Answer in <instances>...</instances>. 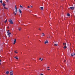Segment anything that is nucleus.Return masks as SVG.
<instances>
[{
  "instance_id": "nucleus-38",
  "label": "nucleus",
  "mask_w": 75,
  "mask_h": 75,
  "mask_svg": "<svg viewBox=\"0 0 75 75\" xmlns=\"http://www.w3.org/2000/svg\"><path fill=\"white\" fill-rule=\"evenodd\" d=\"M73 55H75V53H74V54H73Z\"/></svg>"
},
{
  "instance_id": "nucleus-37",
  "label": "nucleus",
  "mask_w": 75,
  "mask_h": 75,
  "mask_svg": "<svg viewBox=\"0 0 75 75\" xmlns=\"http://www.w3.org/2000/svg\"><path fill=\"white\" fill-rule=\"evenodd\" d=\"M40 75H43V74H40Z\"/></svg>"
},
{
  "instance_id": "nucleus-6",
  "label": "nucleus",
  "mask_w": 75,
  "mask_h": 75,
  "mask_svg": "<svg viewBox=\"0 0 75 75\" xmlns=\"http://www.w3.org/2000/svg\"><path fill=\"white\" fill-rule=\"evenodd\" d=\"M70 8L71 10H74V7H70Z\"/></svg>"
},
{
  "instance_id": "nucleus-35",
  "label": "nucleus",
  "mask_w": 75,
  "mask_h": 75,
  "mask_svg": "<svg viewBox=\"0 0 75 75\" xmlns=\"http://www.w3.org/2000/svg\"><path fill=\"white\" fill-rule=\"evenodd\" d=\"M66 62V60H65L64 61V62Z\"/></svg>"
},
{
  "instance_id": "nucleus-10",
  "label": "nucleus",
  "mask_w": 75,
  "mask_h": 75,
  "mask_svg": "<svg viewBox=\"0 0 75 75\" xmlns=\"http://www.w3.org/2000/svg\"><path fill=\"white\" fill-rule=\"evenodd\" d=\"M9 73V71H8L6 72V74L7 75H8Z\"/></svg>"
},
{
  "instance_id": "nucleus-5",
  "label": "nucleus",
  "mask_w": 75,
  "mask_h": 75,
  "mask_svg": "<svg viewBox=\"0 0 75 75\" xmlns=\"http://www.w3.org/2000/svg\"><path fill=\"white\" fill-rule=\"evenodd\" d=\"M42 59L41 57H40V58H39V60H40V61H42V60H43L44 59H43V58H42V59Z\"/></svg>"
},
{
  "instance_id": "nucleus-45",
  "label": "nucleus",
  "mask_w": 75,
  "mask_h": 75,
  "mask_svg": "<svg viewBox=\"0 0 75 75\" xmlns=\"http://www.w3.org/2000/svg\"><path fill=\"white\" fill-rule=\"evenodd\" d=\"M39 41H40V42H41V40H39Z\"/></svg>"
},
{
  "instance_id": "nucleus-14",
  "label": "nucleus",
  "mask_w": 75,
  "mask_h": 75,
  "mask_svg": "<svg viewBox=\"0 0 75 75\" xmlns=\"http://www.w3.org/2000/svg\"><path fill=\"white\" fill-rule=\"evenodd\" d=\"M47 40H46V41L45 42V44H47Z\"/></svg>"
},
{
  "instance_id": "nucleus-46",
  "label": "nucleus",
  "mask_w": 75,
  "mask_h": 75,
  "mask_svg": "<svg viewBox=\"0 0 75 75\" xmlns=\"http://www.w3.org/2000/svg\"><path fill=\"white\" fill-rule=\"evenodd\" d=\"M47 43H48V42H47Z\"/></svg>"
},
{
  "instance_id": "nucleus-1",
  "label": "nucleus",
  "mask_w": 75,
  "mask_h": 75,
  "mask_svg": "<svg viewBox=\"0 0 75 75\" xmlns=\"http://www.w3.org/2000/svg\"><path fill=\"white\" fill-rule=\"evenodd\" d=\"M9 22L11 24H14V23H13V21H12L11 19L9 20Z\"/></svg>"
},
{
  "instance_id": "nucleus-9",
  "label": "nucleus",
  "mask_w": 75,
  "mask_h": 75,
  "mask_svg": "<svg viewBox=\"0 0 75 75\" xmlns=\"http://www.w3.org/2000/svg\"><path fill=\"white\" fill-rule=\"evenodd\" d=\"M67 48V46H66V45H65V46H64V47H63V48H64V49H66V48Z\"/></svg>"
},
{
  "instance_id": "nucleus-8",
  "label": "nucleus",
  "mask_w": 75,
  "mask_h": 75,
  "mask_svg": "<svg viewBox=\"0 0 75 75\" xmlns=\"http://www.w3.org/2000/svg\"><path fill=\"white\" fill-rule=\"evenodd\" d=\"M2 5H3V7H5V6H6V4H4V3Z\"/></svg>"
},
{
  "instance_id": "nucleus-17",
  "label": "nucleus",
  "mask_w": 75,
  "mask_h": 75,
  "mask_svg": "<svg viewBox=\"0 0 75 75\" xmlns=\"http://www.w3.org/2000/svg\"><path fill=\"white\" fill-rule=\"evenodd\" d=\"M0 3H1V4H2V3H3V1L2 0L0 1Z\"/></svg>"
},
{
  "instance_id": "nucleus-2",
  "label": "nucleus",
  "mask_w": 75,
  "mask_h": 75,
  "mask_svg": "<svg viewBox=\"0 0 75 75\" xmlns=\"http://www.w3.org/2000/svg\"><path fill=\"white\" fill-rule=\"evenodd\" d=\"M13 71L12 70L10 72V75H13Z\"/></svg>"
},
{
  "instance_id": "nucleus-23",
  "label": "nucleus",
  "mask_w": 75,
  "mask_h": 75,
  "mask_svg": "<svg viewBox=\"0 0 75 75\" xmlns=\"http://www.w3.org/2000/svg\"><path fill=\"white\" fill-rule=\"evenodd\" d=\"M4 8H5V9H6V10H8V8H6V7H4Z\"/></svg>"
},
{
  "instance_id": "nucleus-25",
  "label": "nucleus",
  "mask_w": 75,
  "mask_h": 75,
  "mask_svg": "<svg viewBox=\"0 0 75 75\" xmlns=\"http://www.w3.org/2000/svg\"><path fill=\"white\" fill-rule=\"evenodd\" d=\"M1 60L0 59V65H1Z\"/></svg>"
},
{
  "instance_id": "nucleus-34",
  "label": "nucleus",
  "mask_w": 75,
  "mask_h": 75,
  "mask_svg": "<svg viewBox=\"0 0 75 75\" xmlns=\"http://www.w3.org/2000/svg\"><path fill=\"white\" fill-rule=\"evenodd\" d=\"M8 37H10V35H8Z\"/></svg>"
},
{
  "instance_id": "nucleus-20",
  "label": "nucleus",
  "mask_w": 75,
  "mask_h": 75,
  "mask_svg": "<svg viewBox=\"0 0 75 75\" xmlns=\"http://www.w3.org/2000/svg\"><path fill=\"white\" fill-rule=\"evenodd\" d=\"M14 52H15V53H16V54H17L18 53V52H16V51H15Z\"/></svg>"
},
{
  "instance_id": "nucleus-44",
  "label": "nucleus",
  "mask_w": 75,
  "mask_h": 75,
  "mask_svg": "<svg viewBox=\"0 0 75 75\" xmlns=\"http://www.w3.org/2000/svg\"><path fill=\"white\" fill-rule=\"evenodd\" d=\"M21 52V54H22V52Z\"/></svg>"
},
{
  "instance_id": "nucleus-30",
  "label": "nucleus",
  "mask_w": 75,
  "mask_h": 75,
  "mask_svg": "<svg viewBox=\"0 0 75 75\" xmlns=\"http://www.w3.org/2000/svg\"><path fill=\"white\" fill-rule=\"evenodd\" d=\"M17 8V6L16 5H15V8Z\"/></svg>"
},
{
  "instance_id": "nucleus-3",
  "label": "nucleus",
  "mask_w": 75,
  "mask_h": 75,
  "mask_svg": "<svg viewBox=\"0 0 75 75\" xmlns=\"http://www.w3.org/2000/svg\"><path fill=\"white\" fill-rule=\"evenodd\" d=\"M14 41V42L13 43V44H16V39H15Z\"/></svg>"
},
{
  "instance_id": "nucleus-4",
  "label": "nucleus",
  "mask_w": 75,
  "mask_h": 75,
  "mask_svg": "<svg viewBox=\"0 0 75 75\" xmlns=\"http://www.w3.org/2000/svg\"><path fill=\"white\" fill-rule=\"evenodd\" d=\"M42 35H41V37H44V36H45V34H44V33H42Z\"/></svg>"
},
{
  "instance_id": "nucleus-32",
  "label": "nucleus",
  "mask_w": 75,
  "mask_h": 75,
  "mask_svg": "<svg viewBox=\"0 0 75 75\" xmlns=\"http://www.w3.org/2000/svg\"><path fill=\"white\" fill-rule=\"evenodd\" d=\"M39 30H40V31H41V30L40 28L39 29Z\"/></svg>"
},
{
  "instance_id": "nucleus-22",
  "label": "nucleus",
  "mask_w": 75,
  "mask_h": 75,
  "mask_svg": "<svg viewBox=\"0 0 75 75\" xmlns=\"http://www.w3.org/2000/svg\"><path fill=\"white\" fill-rule=\"evenodd\" d=\"M71 56H72V57H74V54H71Z\"/></svg>"
},
{
  "instance_id": "nucleus-33",
  "label": "nucleus",
  "mask_w": 75,
  "mask_h": 75,
  "mask_svg": "<svg viewBox=\"0 0 75 75\" xmlns=\"http://www.w3.org/2000/svg\"><path fill=\"white\" fill-rule=\"evenodd\" d=\"M16 10H17V8H15Z\"/></svg>"
},
{
  "instance_id": "nucleus-21",
  "label": "nucleus",
  "mask_w": 75,
  "mask_h": 75,
  "mask_svg": "<svg viewBox=\"0 0 75 75\" xmlns=\"http://www.w3.org/2000/svg\"><path fill=\"white\" fill-rule=\"evenodd\" d=\"M20 7H21V8H23V6L20 5Z\"/></svg>"
},
{
  "instance_id": "nucleus-13",
  "label": "nucleus",
  "mask_w": 75,
  "mask_h": 75,
  "mask_svg": "<svg viewBox=\"0 0 75 75\" xmlns=\"http://www.w3.org/2000/svg\"><path fill=\"white\" fill-rule=\"evenodd\" d=\"M54 46H57L58 45V44H54Z\"/></svg>"
},
{
  "instance_id": "nucleus-11",
  "label": "nucleus",
  "mask_w": 75,
  "mask_h": 75,
  "mask_svg": "<svg viewBox=\"0 0 75 75\" xmlns=\"http://www.w3.org/2000/svg\"><path fill=\"white\" fill-rule=\"evenodd\" d=\"M14 58H16V59H18V57H14Z\"/></svg>"
},
{
  "instance_id": "nucleus-27",
  "label": "nucleus",
  "mask_w": 75,
  "mask_h": 75,
  "mask_svg": "<svg viewBox=\"0 0 75 75\" xmlns=\"http://www.w3.org/2000/svg\"><path fill=\"white\" fill-rule=\"evenodd\" d=\"M66 44H67V43H66V42L64 43L65 45H66Z\"/></svg>"
},
{
  "instance_id": "nucleus-42",
  "label": "nucleus",
  "mask_w": 75,
  "mask_h": 75,
  "mask_svg": "<svg viewBox=\"0 0 75 75\" xmlns=\"http://www.w3.org/2000/svg\"><path fill=\"white\" fill-rule=\"evenodd\" d=\"M35 17H37V15H35Z\"/></svg>"
},
{
  "instance_id": "nucleus-43",
  "label": "nucleus",
  "mask_w": 75,
  "mask_h": 75,
  "mask_svg": "<svg viewBox=\"0 0 75 75\" xmlns=\"http://www.w3.org/2000/svg\"><path fill=\"white\" fill-rule=\"evenodd\" d=\"M15 12H13V14H15Z\"/></svg>"
},
{
  "instance_id": "nucleus-36",
  "label": "nucleus",
  "mask_w": 75,
  "mask_h": 75,
  "mask_svg": "<svg viewBox=\"0 0 75 75\" xmlns=\"http://www.w3.org/2000/svg\"><path fill=\"white\" fill-rule=\"evenodd\" d=\"M14 15H15V16H16V13H14Z\"/></svg>"
},
{
  "instance_id": "nucleus-31",
  "label": "nucleus",
  "mask_w": 75,
  "mask_h": 75,
  "mask_svg": "<svg viewBox=\"0 0 75 75\" xmlns=\"http://www.w3.org/2000/svg\"><path fill=\"white\" fill-rule=\"evenodd\" d=\"M28 8H30V6H28Z\"/></svg>"
},
{
  "instance_id": "nucleus-39",
  "label": "nucleus",
  "mask_w": 75,
  "mask_h": 75,
  "mask_svg": "<svg viewBox=\"0 0 75 75\" xmlns=\"http://www.w3.org/2000/svg\"><path fill=\"white\" fill-rule=\"evenodd\" d=\"M31 8H33V6H31Z\"/></svg>"
},
{
  "instance_id": "nucleus-15",
  "label": "nucleus",
  "mask_w": 75,
  "mask_h": 75,
  "mask_svg": "<svg viewBox=\"0 0 75 75\" xmlns=\"http://www.w3.org/2000/svg\"><path fill=\"white\" fill-rule=\"evenodd\" d=\"M11 33H8L7 35H10V34H11Z\"/></svg>"
},
{
  "instance_id": "nucleus-7",
  "label": "nucleus",
  "mask_w": 75,
  "mask_h": 75,
  "mask_svg": "<svg viewBox=\"0 0 75 75\" xmlns=\"http://www.w3.org/2000/svg\"><path fill=\"white\" fill-rule=\"evenodd\" d=\"M19 11L20 12V13H22L21 10H20V9H19Z\"/></svg>"
},
{
  "instance_id": "nucleus-18",
  "label": "nucleus",
  "mask_w": 75,
  "mask_h": 75,
  "mask_svg": "<svg viewBox=\"0 0 75 75\" xmlns=\"http://www.w3.org/2000/svg\"><path fill=\"white\" fill-rule=\"evenodd\" d=\"M21 28H19L18 29V30L19 31H20V30H21Z\"/></svg>"
},
{
  "instance_id": "nucleus-41",
  "label": "nucleus",
  "mask_w": 75,
  "mask_h": 75,
  "mask_svg": "<svg viewBox=\"0 0 75 75\" xmlns=\"http://www.w3.org/2000/svg\"><path fill=\"white\" fill-rule=\"evenodd\" d=\"M50 68V67H47V68Z\"/></svg>"
},
{
  "instance_id": "nucleus-26",
  "label": "nucleus",
  "mask_w": 75,
  "mask_h": 75,
  "mask_svg": "<svg viewBox=\"0 0 75 75\" xmlns=\"http://www.w3.org/2000/svg\"><path fill=\"white\" fill-rule=\"evenodd\" d=\"M6 1L7 3H8V0H6Z\"/></svg>"
},
{
  "instance_id": "nucleus-12",
  "label": "nucleus",
  "mask_w": 75,
  "mask_h": 75,
  "mask_svg": "<svg viewBox=\"0 0 75 75\" xmlns=\"http://www.w3.org/2000/svg\"><path fill=\"white\" fill-rule=\"evenodd\" d=\"M67 16L68 17H69V16H70V14H69V13H68L67 15Z\"/></svg>"
},
{
  "instance_id": "nucleus-28",
  "label": "nucleus",
  "mask_w": 75,
  "mask_h": 75,
  "mask_svg": "<svg viewBox=\"0 0 75 75\" xmlns=\"http://www.w3.org/2000/svg\"><path fill=\"white\" fill-rule=\"evenodd\" d=\"M15 12L16 13H17V10H16V11H15Z\"/></svg>"
},
{
  "instance_id": "nucleus-40",
  "label": "nucleus",
  "mask_w": 75,
  "mask_h": 75,
  "mask_svg": "<svg viewBox=\"0 0 75 75\" xmlns=\"http://www.w3.org/2000/svg\"><path fill=\"white\" fill-rule=\"evenodd\" d=\"M63 45H65V44H64V43H63Z\"/></svg>"
},
{
  "instance_id": "nucleus-19",
  "label": "nucleus",
  "mask_w": 75,
  "mask_h": 75,
  "mask_svg": "<svg viewBox=\"0 0 75 75\" xmlns=\"http://www.w3.org/2000/svg\"><path fill=\"white\" fill-rule=\"evenodd\" d=\"M7 21V19H6V21H5V23H6V22Z\"/></svg>"
},
{
  "instance_id": "nucleus-16",
  "label": "nucleus",
  "mask_w": 75,
  "mask_h": 75,
  "mask_svg": "<svg viewBox=\"0 0 75 75\" xmlns=\"http://www.w3.org/2000/svg\"><path fill=\"white\" fill-rule=\"evenodd\" d=\"M40 8L41 9V10H43V7H40Z\"/></svg>"
},
{
  "instance_id": "nucleus-29",
  "label": "nucleus",
  "mask_w": 75,
  "mask_h": 75,
  "mask_svg": "<svg viewBox=\"0 0 75 75\" xmlns=\"http://www.w3.org/2000/svg\"><path fill=\"white\" fill-rule=\"evenodd\" d=\"M47 70H48V71H50V69H47Z\"/></svg>"
},
{
  "instance_id": "nucleus-24",
  "label": "nucleus",
  "mask_w": 75,
  "mask_h": 75,
  "mask_svg": "<svg viewBox=\"0 0 75 75\" xmlns=\"http://www.w3.org/2000/svg\"><path fill=\"white\" fill-rule=\"evenodd\" d=\"M9 30H8L7 31V33H9Z\"/></svg>"
}]
</instances>
